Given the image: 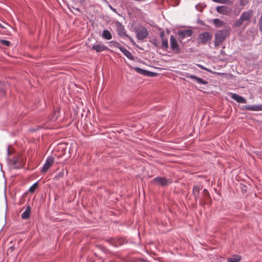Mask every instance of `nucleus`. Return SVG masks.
I'll return each mask as SVG.
<instances>
[{
  "label": "nucleus",
  "mask_w": 262,
  "mask_h": 262,
  "mask_svg": "<svg viewBox=\"0 0 262 262\" xmlns=\"http://www.w3.org/2000/svg\"><path fill=\"white\" fill-rule=\"evenodd\" d=\"M252 14L253 11L252 10L243 12L239 18L234 22L233 27L238 28L243 26L244 28H245L249 24Z\"/></svg>",
  "instance_id": "obj_1"
},
{
  "label": "nucleus",
  "mask_w": 262,
  "mask_h": 262,
  "mask_svg": "<svg viewBox=\"0 0 262 262\" xmlns=\"http://www.w3.org/2000/svg\"><path fill=\"white\" fill-rule=\"evenodd\" d=\"M135 32H136V37L137 38L142 41L148 35V31L147 29L143 26H140L135 29Z\"/></svg>",
  "instance_id": "obj_2"
},
{
  "label": "nucleus",
  "mask_w": 262,
  "mask_h": 262,
  "mask_svg": "<svg viewBox=\"0 0 262 262\" xmlns=\"http://www.w3.org/2000/svg\"><path fill=\"white\" fill-rule=\"evenodd\" d=\"M116 30L118 35L121 37H123L124 36L127 37L130 40L131 42L134 45L135 42L133 39L126 34V31H125L124 26L119 21H117L116 23Z\"/></svg>",
  "instance_id": "obj_3"
},
{
  "label": "nucleus",
  "mask_w": 262,
  "mask_h": 262,
  "mask_svg": "<svg viewBox=\"0 0 262 262\" xmlns=\"http://www.w3.org/2000/svg\"><path fill=\"white\" fill-rule=\"evenodd\" d=\"M227 34V32L226 30H223L218 31L215 36V46H217L222 43L226 38Z\"/></svg>",
  "instance_id": "obj_4"
},
{
  "label": "nucleus",
  "mask_w": 262,
  "mask_h": 262,
  "mask_svg": "<svg viewBox=\"0 0 262 262\" xmlns=\"http://www.w3.org/2000/svg\"><path fill=\"white\" fill-rule=\"evenodd\" d=\"M212 38V35L210 33L205 32L199 34L198 39L199 43L205 45L208 41L210 40Z\"/></svg>",
  "instance_id": "obj_5"
},
{
  "label": "nucleus",
  "mask_w": 262,
  "mask_h": 262,
  "mask_svg": "<svg viewBox=\"0 0 262 262\" xmlns=\"http://www.w3.org/2000/svg\"><path fill=\"white\" fill-rule=\"evenodd\" d=\"M170 46L171 51L176 54L180 52V47L178 41L174 36L171 35L170 37Z\"/></svg>",
  "instance_id": "obj_6"
},
{
  "label": "nucleus",
  "mask_w": 262,
  "mask_h": 262,
  "mask_svg": "<svg viewBox=\"0 0 262 262\" xmlns=\"http://www.w3.org/2000/svg\"><path fill=\"white\" fill-rule=\"evenodd\" d=\"M153 182L157 183L161 186H165L172 183L171 179H167L165 178L157 177L153 179Z\"/></svg>",
  "instance_id": "obj_7"
},
{
  "label": "nucleus",
  "mask_w": 262,
  "mask_h": 262,
  "mask_svg": "<svg viewBox=\"0 0 262 262\" xmlns=\"http://www.w3.org/2000/svg\"><path fill=\"white\" fill-rule=\"evenodd\" d=\"M54 160L52 157H48L44 164L42 169H41V172L42 173H46L47 171L49 169L51 165L53 164Z\"/></svg>",
  "instance_id": "obj_8"
},
{
  "label": "nucleus",
  "mask_w": 262,
  "mask_h": 262,
  "mask_svg": "<svg viewBox=\"0 0 262 262\" xmlns=\"http://www.w3.org/2000/svg\"><path fill=\"white\" fill-rule=\"evenodd\" d=\"M92 49L95 50L96 52H100L104 51H107L108 48L100 42H97L94 44L92 47Z\"/></svg>",
  "instance_id": "obj_9"
},
{
  "label": "nucleus",
  "mask_w": 262,
  "mask_h": 262,
  "mask_svg": "<svg viewBox=\"0 0 262 262\" xmlns=\"http://www.w3.org/2000/svg\"><path fill=\"white\" fill-rule=\"evenodd\" d=\"M192 35V31L190 29L179 30L178 31V35L180 39H183L186 37H190Z\"/></svg>",
  "instance_id": "obj_10"
},
{
  "label": "nucleus",
  "mask_w": 262,
  "mask_h": 262,
  "mask_svg": "<svg viewBox=\"0 0 262 262\" xmlns=\"http://www.w3.org/2000/svg\"><path fill=\"white\" fill-rule=\"evenodd\" d=\"M11 164L14 169H20L24 167V163L23 161L19 160L18 158L11 160Z\"/></svg>",
  "instance_id": "obj_11"
},
{
  "label": "nucleus",
  "mask_w": 262,
  "mask_h": 262,
  "mask_svg": "<svg viewBox=\"0 0 262 262\" xmlns=\"http://www.w3.org/2000/svg\"><path fill=\"white\" fill-rule=\"evenodd\" d=\"M243 107L246 110L251 111H262V104L258 105H247L243 106Z\"/></svg>",
  "instance_id": "obj_12"
},
{
  "label": "nucleus",
  "mask_w": 262,
  "mask_h": 262,
  "mask_svg": "<svg viewBox=\"0 0 262 262\" xmlns=\"http://www.w3.org/2000/svg\"><path fill=\"white\" fill-rule=\"evenodd\" d=\"M231 98L236 102L241 103H246L247 100L242 96L235 93H231Z\"/></svg>",
  "instance_id": "obj_13"
},
{
  "label": "nucleus",
  "mask_w": 262,
  "mask_h": 262,
  "mask_svg": "<svg viewBox=\"0 0 262 262\" xmlns=\"http://www.w3.org/2000/svg\"><path fill=\"white\" fill-rule=\"evenodd\" d=\"M216 10L218 13L224 15L227 14L229 12V9L226 6H218Z\"/></svg>",
  "instance_id": "obj_14"
},
{
  "label": "nucleus",
  "mask_w": 262,
  "mask_h": 262,
  "mask_svg": "<svg viewBox=\"0 0 262 262\" xmlns=\"http://www.w3.org/2000/svg\"><path fill=\"white\" fill-rule=\"evenodd\" d=\"M31 214V207L28 206L26 210L21 214V217L23 220H27L30 218Z\"/></svg>",
  "instance_id": "obj_15"
},
{
  "label": "nucleus",
  "mask_w": 262,
  "mask_h": 262,
  "mask_svg": "<svg viewBox=\"0 0 262 262\" xmlns=\"http://www.w3.org/2000/svg\"><path fill=\"white\" fill-rule=\"evenodd\" d=\"M120 51L129 59H130V60L134 59V57L133 55H132L131 53L128 50H127V49L124 48V47H122V48H120Z\"/></svg>",
  "instance_id": "obj_16"
},
{
  "label": "nucleus",
  "mask_w": 262,
  "mask_h": 262,
  "mask_svg": "<svg viewBox=\"0 0 262 262\" xmlns=\"http://www.w3.org/2000/svg\"><path fill=\"white\" fill-rule=\"evenodd\" d=\"M241 260V256L238 254H234L232 257L228 258L227 262H239Z\"/></svg>",
  "instance_id": "obj_17"
},
{
  "label": "nucleus",
  "mask_w": 262,
  "mask_h": 262,
  "mask_svg": "<svg viewBox=\"0 0 262 262\" xmlns=\"http://www.w3.org/2000/svg\"><path fill=\"white\" fill-rule=\"evenodd\" d=\"M102 37L107 40H110L112 39V35L108 30H104L102 32Z\"/></svg>",
  "instance_id": "obj_18"
},
{
  "label": "nucleus",
  "mask_w": 262,
  "mask_h": 262,
  "mask_svg": "<svg viewBox=\"0 0 262 262\" xmlns=\"http://www.w3.org/2000/svg\"><path fill=\"white\" fill-rule=\"evenodd\" d=\"M201 188L199 186H194L192 190V194L194 195L195 199H197L199 196V193Z\"/></svg>",
  "instance_id": "obj_19"
},
{
  "label": "nucleus",
  "mask_w": 262,
  "mask_h": 262,
  "mask_svg": "<svg viewBox=\"0 0 262 262\" xmlns=\"http://www.w3.org/2000/svg\"><path fill=\"white\" fill-rule=\"evenodd\" d=\"M192 79L195 80L198 83H200L201 84H207L208 83V81L204 80L201 78L198 77L195 75H194L193 77H192Z\"/></svg>",
  "instance_id": "obj_20"
},
{
  "label": "nucleus",
  "mask_w": 262,
  "mask_h": 262,
  "mask_svg": "<svg viewBox=\"0 0 262 262\" xmlns=\"http://www.w3.org/2000/svg\"><path fill=\"white\" fill-rule=\"evenodd\" d=\"M192 79L195 80L198 83H200L201 84H207L208 83V81L204 80L201 78L198 77L195 75H194L193 77H192Z\"/></svg>",
  "instance_id": "obj_21"
},
{
  "label": "nucleus",
  "mask_w": 262,
  "mask_h": 262,
  "mask_svg": "<svg viewBox=\"0 0 262 262\" xmlns=\"http://www.w3.org/2000/svg\"><path fill=\"white\" fill-rule=\"evenodd\" d=\"M162 45L161 48L166 50L168 48V39L166 37L162 38Z\"/></svg>",
  "instance_id": "obj_22"
},
{
  "label": "nucleus",
  "mask_w": 262,
  "mask_h": 262,
  "mask_svg": "<svg viewBox=\"0 0 262 262\" xmlns=\"http://www.w3.org/2000/svg\"><path fill=\"white\" fill-rule=\"evenodd\" d=\"M110 46L111 47L118 48L120 50V48H122V47L120 43L114 40L111 41L110 42Z\"/></svg>",
  "instance_id": "obj_23"
},
{
  "label": "nucleus",
  "mask_w": 262,
  "mask_h": 262,
  "mask_svg": "<svg viewBox=\"0 0 262 262\" xmlns=\"http://www.w3.org/2000/svg\"><path fill=\"white\" fill-rule=\"evenodd\" d=\"M135 70L137 73L146 76L147 73H148V71L142 69L140 68L136 67L135 68Z\"/></svg>",
  "instance_id": "obj_24"
},
{
  "label": "nucleus",
  "mask_w": 262,
  "mask_h": 262,
  "mask_svg": "<svg viewBox=\"0 0 262 262\" xmlns=\"http://www.w3.org/2000/svg\"><path fill=\"white\" fill-rule=\"evenodd\" d=\"M38 187V182H36L34 183L29 189V192L33 193Z\"/></svg>",
  "instance_id": "obj_25"
},
{
  "label": "nucleus",
  "mask_w": 262,
  "mask_h": 262,
  "mask_svg": "<svg viewBox=\"0 0 262 262\" xmlns=\"http://www.w3.org/2000/svg\"><path fill=\"white\" fill-rule=\"evenodd\" d=\"M106 241L114 246V245H116L117 244H118L116 242V238H108L106 239Z\"/></svg>",
  "instance_id": "obj_26"
},
{
  "label": "nucleus",
  "mask_w": 262,
  "mask_h": 262,
  "mask_svg": "<svg viewBox=\"0 0 262 262\" xmlns=\"http://www.w3.org/2000/svg\"><path fill=\"white\" fill-rule=\"evenodd\" d=\"M213 21L214 25L219 27H221L223 25V22L219 18L214 19Z\"/></svg>",
  "instance_id": "obj_27"
},
{
  "label": "nucleus",
  "mask_w": 262,
  "mask_h": 262,
  "mask_svg": "<svg viewBox=\"0 0 262 262\" xmlns=\"http://www.w3.org/2000/svg\"><path fill=\"white\" fill-rule=\"evenodd\" d=\"M212 1L220 3V4H228L230 3V1L229 0H212Z\"/></svg>",
  "instance_id": "obj_28"
},
{
  "label": "nucleus",
  "mask_w": 262,
  "mask_h": 262,
  "mask_svg": "<svg viewBox=\"0 0 262 262\" xmlns=\"http://www.w3.org/2000/svg\"><path fill=\"white\" fill-rule=\"evenodd\" d=\"M0 42L4 46H6L7 47L10 45V42L7 40L1 39Z\"/></svg>",
  "instance_id": "obj_29"
},
{
  "label": "nucleus",
  "mask_w": 262,
  "mask_h": 262,
  "mask_svg": "<svg viewBox=\"0 0 262 262\" xmlns=\"http://www.w3.org/2000/svg\"><path fill=\"white\" fill-rule=\"evenodd\" d=\"M258 29L260 32H262V12L261 14V16L258 20Z\"/></svg>",
  "instance_id": "obj_30"
},
{
  "label": "nucleus",
  "mask_w": 262,
  "mask_h": 262,
  "mask_svg": "<svg viewBox=\"0 0 262 262\" xmlns=\"http://www.w3.org/2000/svg\"><path fill=\"white\" fill-rule=\"evenodd\" d=\"M5 91L3 87H0V99L3 98L5 96Z\"/></svg>",
  "instance_id": "obj_31"
},
{
  "label": "nucleus",
  "mask_w": 262,
  "mask_h": 262,
  "mask_svg": "<svg viewBox=\"0 0 262 262\" xmlns=\"http://www.w3.org/2000/svg\"><path fill=\"white\" fill-rule=\"evenodd\" d=\"M151 43H152L156 47H159V42L157 40V39H152L151 41H150Z\"/></svg>",
  "instance_id": "obj_32"
},
{
  "label": "nucleus",
  "mask_w": 262,
  "mask_h": 262,
  "mask_svg": "<svg viewBox=\"0 0 262 262\" xmlns=\"http://www.w3.org/2000/svg\"><path fill=\"white\" fill-rule=\"evenodd\" d=\"M116 239V242L118 244L116 245H114L115 247H118L119 246L123 244V240L122 238H117Z\"/></svg>",
  "instance_id": "obj_33"
},
{
  "label": "nucleus",
  "mask_w": 262,
  "mask_h": 262,
  "mask_svg": "<svg viewBox=\"0 0 262 262\" xmlns=\"http://www.w3.org/2000/svg\"><path fill=\"white\" fill-rule=\"evenodd\" d=\"M249 0H239V3L241 6H245L248 3Z\"/></svg>",
  "instance_id": "obj_34"
},
{
  "label": "nucleus",
  "mask_w": 262,
  "mask_h": 262,
  "mask_svg": "<svg viewBox=\"0 0 262 262\" xmlns=\"http://www.w3.org/2000/svg\"><path fill=\"white\" fill-rule=\"evenodd\" d=\"M184 75L186 77L188 78H191V79H192V77H193V76H194V75H190L188 73H185Z\"/></svg>",
  "instance_id": "obj_35"
},
{
  "label": "nucleus",
  "mask_w": 262,
  "mask_h": 262,
  "mask_svg": "<svg viewBox=\"0 0 262 262\" xmlns=\"http://www.w3.org/2000/svg\"><path fill=\"white\" fill-rule=\"evenodd\" d=\"M164 35H165L164 31L163 30H162V31H161L160 33V37L161 38V39L165 38Z\"/></svg>",
  "instance_id": "obj_36"
},
{
  "label": "nucleus",
  "mask_w": 262,
  "mask_h": 262,
  "mask_svg": "<svg viewBox=\"0 0 262 262\" xmlns=\"http://www.w3.org/2000/svg\"><path fill=\"white\" fill-rule=\"evenodd\" d=\"M199 67H200L201 69H203V70H206V71H210L209 70H208L207 68L204 67L202 65H201V64H198V65Z\"/></svg>",
  "instance_id": "obj_37"
},
{
  "label": "nucleus",
  "mask_w": 262,
  "mask_h": 262,
  "mask_svg": "<svg viewBox=\"0 0 262 262\" xmlns=\"http://www.w3.org/2000/svg\"><path fill=\"white\" fill-rule=\"evenodd\" d=\"M148 73H147L146 76H152L156 75V74L154 72H149V71H148Z\"/></svg>",
  "instance_id": "obj_38"
},
{
  "label": "nucleus",
  "mask_w": 262,
  "mask_h": 262,
  "mask_svg": "<svg viewBox=\"0 0 262 262\" xmlns=\"http://www.w3.org/2000/svg\"><path fill=\"white\" fill-rule=\"evenodd\" d=\"M203 192H204L205 195L209 194L208 191H207V190L206 189H204L203 190Z\"/></svg>",
  "instance_id": "obj_39"
},
{
  "label": "nucleus",
  "mask_w": 262,
  "mask_h": 262,
  "mask_svg": "<svg viewBox=\"0 0 262 262\" xmlns=\"http://www.w3.org/2000/svg\"><path fill=\"white\" fill-rule=\"evenodd\" d=\"M9 249L10 250V251L12 252L14 250V247L13 246H11L10 248H9Z\"/></svg>",
  "instance_id": "obj_40"
},
{
  "label": "nucleus",
  "mask_w": 262,
  "mask_h": 262,
  "mask_svg": "<svg viewBox=\"0 0 262 262\" xmlns=\"http://www.w3.org/2000/svg\"><path fill=\"white\" fill-rule=\"evenodd\" d=\"M10 154V150H9V148L8 147V149H7V155L8 156H9Z\"/></svg>",
  "instance_id": "obj_41"
},
{
  "label": "nucleus",
  "mask_w": 262,
  "mask_h": 262,
  "mask_svg": "<svg viewBox=\"0 0 262 262\" xmlns=\"http://www.w3.org/2000/svg\"><path fill=\"white\" fill-rule=\"evenodd\" d=\"M221 54L225 55V52L223 50H221Z\"/></svg>",
  "instance_id": "obj_42"
},
{
  "label": "nucleus",
  "mask_w": 262,
  "mask_h": 262,
  "mask_svg": "<svg viewBox=\"0 0 262 262\" xmlns=\"http://www.w3.org/2000/svg\"><path fill=\"white\" fill-rule=\"evenodd\" d=\"M0 28H5V27L3 26L1 23H0Z\"/></svg>",
  "instance_id": "obj_43"
},
{
  "label": "nucleus",
  "mask_w": 262,
  "mask_h": 262,
  "mask_svg": "<svg viewBox=\"0 0 262 262\" xmlns=\"http://www.w3.org/2000/svg\"><path fill=\"white\" fill-rule=\"evenodd\" d=\"M110 8H111V9H112L113 10L115 11V9H113L111 6H110Z\"/></svg>",
  "instance_id": "obj_44"
}]
</instances>
